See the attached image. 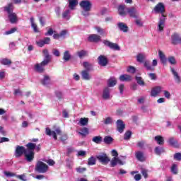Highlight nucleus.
<instances>
[{"instance_id": "obj_1", "label": "nucleus", "mask_w": 181, "mask_h": 181, "mask_svg": "<svg viewBox=\"0 0 181 181\" xmlns=\"http://www.w3.org/2000/svg\"><path fill=\"white\" fill-rule=\"evenodd\" d=\"M153 11L155 13H161L163 16V18H160L158 21V30L159 32H163L165 28V22H166V15H165L166 8H165V4L162 2H159L155 6Z\"/></svg>"}, {"instance_id": "obj_2", "label": "nucleus", "mask_w": 181, "mask_h": 181, "mask_svg": "<svg viewBox=\"0 0 181 181\" xmlns=\"http://www.w3.org/2000/svg\"><path fill=\"white\" fill-rule=\"evenodd\" d=\"M42 53L45 57L44 60L34 66V69L37 73H45V66H47L52 60V56L49 54V50L47 49H43Z\"/></svg>"}, {"instance_id": "obj_3", "label": "nucleus", "mask_w": 181, "mask_h": 181, "mask_svg": "<svg viewBox=\"0 0 181 181\" xmlns=\"http://www.w3.org/2000/svg\"><path fill=\"white\" fill-rule=\"evenodd\" d=\"M49 170V166L42 161H37L35 165V171L37 173H46Z\"/></svg>"}, {"instance_id": "obj_4", "label": "nucleus", "mask_w": 181, "mask_h": 181, "mask_svg": "<svg viewBox=\"0 0 181 181\" xmlns=\"http://www.w3.org/2000/svg\"><path fill=\"white\" fill-rule=\"evenodd\" d=\"M79 5L83 11H91V8H93V4L90 0H83L79 3Z\"/></svg>"}, {"instance_id": "obj_5", "label": "nucleus", "mask_w": 181, "mask_h": 181, "mask_svg": "<svg viewBox=\"0 0 181 181\" xmlns=\"http://www.w3.org/2000/svg\"><path fill=\"white\" fill-rule=\"evenodd\" d=\"M103 45H105V46H107V47H109L112 50H117V51L121 50V47H119L118 46V44L114 43V42H111L108 40H104L103 41Z\"/></svg>"}, {"instance_id": "obj_6", "label": "nucleus", "mask_w": 181, "mask_h": 181, "mask_svg": "<svg viewBox=\"0 0 181 181\" xmlns=\"http://www.w3.org/2000/svg\"><path fill=\"white\" fill-rule=\"evenodd\" d=\"M26 151H28V149L23 147V146H17L14 153L15 158L22 157L23 155H25Z\"/></svg>"}, {"instance_id": "obj_7", "label": "nucleus", "mask_w": 181, "mask_h": 181, "mask_svg": "<svg viewBox=\"0 0 181 181\" xmlns=\"http://www.w3.org/2000/svg\"><path fill=\"white\" fill-rule=\"evenodd\" d=\"M126 11L130 18H134V19H138V18H139V13H138V11H136L135 7L127 8Z\"/></svg>"}, {"instance_id": "obj_8", "label": "nucleus", "mask_w": 181, "mask_h": 181, "mask_svg": "<svg viewBox=\"0 0 181 181\" xmlns=\"http://www.w3.org/2000/svg\"><path fill=\"white\" fill-rule=\"evenodd\" d=\"M24 158L26 162H33L35 159V151H28L27 150L24 154Z\"/></svg>"}, {"instance_id": "obj_9", "label": "nucleus", "mask_w": 181, "mask_h": 181, "mask_svg": "<svg viewBox=\"0 0 181 181\" xmlns=\"http://www.w3.org/2000/svg\"><path fill=\"white\" fill-rule=\"evenodd\" d=\"M97 159L100 162V163H103V165H108V163L111 160L107 154L99 155L97 156Z\"/></svg>"}, {"instance_id": "obj_10", "label": "nucleus", "mask_w": 181, "mask_h": 181, "mask_svg": "<svg viewBox=\"0 0 181 181\" xmlns=\"http://www.w3.org/2000/svg\"><path fill=\"white\" fill-rule=\"evenodd\" d=\"M117 165H120V166H122L124 165V162L119 159L118 157H113L112 160H110V166L111 168H115Z\"/></svg>"}, {"instance_id": "obj_11", "label": "nucleus", "mask_w": 181, "mask_h": 181, "mask_svg": "<svg viewBox=\"0 0 181 181\" xmlns=\"http://www.w3.org/2000/svg\"><path fill=\"white\" fill-rule=\"evenodd\" d=\"M181 42V37L177 33H174L171 35V43L172 45H179Z\"/></svg>"}, {"instance_id": "obj_12", "label": "nucleus", "mask_w": 181, "mask_h": 181, "mask_svg": "<svg viewBox=\"0 0 181 181\" xmlns=\"http://www.w3.org/2000/svg\"><path fill=\"white\" fill-rule=\"evenodd\" d=\"M98 60L100 66H102L103 67H105V66L108 64V58L104 55L99 56Z\"/></svg>"}, {"instance_id": "obj_13", "label": "nucleus", "mask_w": 181, "mask_h": 181, "mask_svg": "<svg viewBox=\"0 0 181 181\" xmlns=\"http://www.w3.org/2000/svg\"><path fill=\"white\" fill-rule=\"evenodd\" d=\"M100 40H101V36L96 34H92L88 37V41L93 43H98Z\"/></svg>"}, {"instance_id": "obj_14", "label": "nucleus", "mask_w": 181, "mask_h": 181, "mask_svg": "<svg viewBox=\"0 0 181 181\" xmlns=\"http://www.w3.org/2000/svg\"><path fill=\"white\" fill-rule=\"evenodd\" d=\"M117 129L119 134L124 132V129H125V124H124V121L121 119L117 121Z\"/></svg>"}, {"instance_id": "obj_15", "label": "nucleus", "mask_w": 181, "mask_h": 181, "mask_svg": "<svg viewBox=\"0 0 181 181\" xmlns=\"http://www.w3.org/2000/svg\"><path fill=\"white\" fill-rule=\"evenodd\" d=\"M50 41V37H44L43 40H40V41L37 42V45L39 46V47H43L45 45H49Z\"/></svg>"}, {"instance_id": "obj_16", "label": "nucleus", "mask_w": 181, "mask_h": 181, "mask_svg": "<svg viewBox=\"0 0 181 181\" xmlns=\"http://www.w3.org/2000/svg\"><path fill=\"white\" fill-rule=\"evenodd\" d=\"M162 86H156L153 88L151 92V97H156L157 95H158V94H160V93L162 92Z\"/></svg>"}, {"instance_id": "obj_17", "label": "nucleus", "mask_w": 181, "mask_h": 181, "mask_svg": "<svg viewBox=\"0 0 181 181\" xmlns=\"http://www.w3.org/2000/svg\"><path fill=\"white\" fill-rule=\"evenodd\" d=\"M158 57L163 66H166V64H168V59L166 58V55L163 54V52L159 50Z\"/></svg>"}, {"instance_id": "obj_18", "label": "nucleus", "mask_w": 181, "mask_h": 181, "mask_svg": "<svg viewBox=\"0 0 181 181\" xmlns=\"http://www.w3.org/2000/svg\"><path fill=\"white\" fill-rule=\"evenodd\" d=\"M13 9H15V7L13 6V4L12 3H9L4 7V12H6L8 15H9L10 13H13Z\"/></svg>"}, {"instance_id": "obj_19", "label": "nucleus", "mask_w": 181, "mask_h": 181, "mask_svg": "<svg viewBox=\"0 0 181 181\" xmlns=\"http://www.w3.org/2000/svg\"><path fill=\"white\" fill-rule=\"evenodd\" d=\"M8 17L11 23H16L18 22V16L15 13L8 14Z\"/></svg>"}, {"instance_id": "obj_20", "label": "nucleus", "mask_w": 181, "mask_h": 181, "mask_svg": "<svg viewBox=\"0 0 181 181\" xmlns=\"http://www.w3.org/2000/svg\"><path fill=\"white\" fill-rule=\"evenodd\" d=\"M135 156L139 162H145V156H144V153L142 151H137L135 153Z\"/></svg>"}, {"instance_id": "obj_21", "label": "nucleus", "mask_w": 181, "mask_h": 181, "mask_svg": "<svg viewBox=\"0 0 181 181\" xmlns=\"http://www.w3.org/2000/svg\"><path fill=\"white\" fill-rule=\"evenodd\" d=\"M25 146L28 152H33L36 149V144L32 142L28 143Z\"/></svg>"}, {"instance_id": "obj_22", "label": "nucleus", "mask_w": 181, "mask_h": 181, "mask_svg": "<svg viewBox=\"0 0 181 181\" xmlns=\"http://www.w3.org/2000/svg\"><path fill=\"white\" fill-rule=\"evenodd\" d=\"M90 71H85V70H83L81 73V76H82V78L83 80H90L91 78V76H90Z\"/></svg>"}, {"instance_id": "obj_23", "label": "nucleus", "mask_w": 181, "mask_h": 181, "mask_svg": "<svg viewBox=\"0 0 181 181\" xmlns=\"http://www.w3.org/2000/svg\"><path fill=\"white\" fill-rule=\"evenodd\" d=\"M30 22L31 23V28H33L35 33H39V29H37V25L35 23V18L33 17H31L30 18Z\"/></svg>"}, {"instance_id": "obj_24", "label": "nucleus", "mask_w": 181, "mask_h": 181, "mask_svg": "<svg viewBox=\"0 0 181 181\" xmlns=\"http://www.w3.org/2000/svg\"><path fill=\"white\" fill-rule=\"evenodd\" d=\"M103 99L110 100V88L106 87L104 88L103 93Z\"/></svg>"}, {"instance_id": "obj_25", "label": "nucleus", "mask_w": 181, "mask_h": 181, "mask_svg": "<svg viewBox=\"0 0 181 181\" xmlns=\"http://www.w3.org/2000/svg\"><path fill=\"white\" fill-rule=\"evenodd\" d=\"M118 13L120 16H127V12L125 11V5H119L118 6Z\"/></svg>"}, {"instance_id": "obj_26", "label": "nucleus", "mask_w": 181, "mask_h": 181, "mask_svg": "<svg viewBox=\"0 0 181 181\" xmlns=\"http://www.w3.org/2000/svg\"><path fill=\"white\" fill-rule=\"evenodd\" d=\"M170 71L174 76V78H175L176 83H180V76H179V74H177V72L176 71H175V69H173L172 67H170Z\"/></svg>"}, {"instance_id": "obj_27", "label": "nucleus", "mask_w": 181, "mask_h": 181, "mask_svg": "<svg viewBox=\"0 0 181 181\" xmlns=\"http://www.w3.org/2000/svg\"><path fill=\"white\" fill-rule=\"evenodd\" d=\"M168 144L171 146H173V148H177L179 146V143H177V141L175 140V138L173 137L169 139Z\"/></svg>"}, {"instance_id": "obj_28", "label": "nucleus", "mask_w": 181, "mask_h": 181, "mask_svg": "<svg viewBox=\"0 0 181 181\" xmlns=\"http://www.w3.org/2000/svg\"><path fill=\"white\" fill-rule=\"evenodd\" d=\"M117 26L122 32L127 33L128 32V25H125L124 23H119Z\"/></svg>"}, {"instance_id": "obj_29", "label": "nucleus", "mask_w": 181, "mask_h": 181, "mask_svg": "<svg viewBox=\"0 0 181 181\" xmlns=\"http://www.w3.org/2000/svg\"><path fill=\"white\" fill-rule=\"evenodd\" d=\"M69 2V6L70 9L73 10L77 5L78 4V1L77 0H68Z\"/></svg>"}, {"instance_id": "obj_30", "label": "nucleus", "mask_w": 181, "mask_h": 181, "mask_svg": "<svg viewBox=\"0 0 181 181\" xmlns=\"http://www.w3.org/2000/svg\"><path fill=\"white\" fill-rule=\"evenodd\" d=\"M154 141H156L158 145H163L165 144V139L162 136H156L154 137Z\"/></svg>"}, {"instance_id": "obj_31", "label": "nucleus", "mask_w": 181, "mask_h": 181, "mask_svg": "<svg viewBox=\"0 0 181 181\" xmlns=\"http://www.w3.org/2000/svg\"><path fill=\"white\" fill-rule=\"evenodd\" d=\"M76 54L79 57V59H83V57L88 56V52L86 50H81L76 52Z\"/></svg>"}, {"instance_id": "obj_32", "label": "nucleus", "mask_w": 181, "mask_h": 181, "mask_svg": "<svg viewBox=\"0 0 181 181\" xmlns=\"http://www.w3.org/2000/svg\"><path fill=\"white\" fill-rule=\"evenodd\" d=\"M78 135H81L82 136H87L88 135L89 132H88V128L87 127H83L81 129V132H78Z\"/></svg>"}, {"instance_id": "obj_33", "label": "nucleus", "mask_w": 181, "mask_h": 181, "mask_svg": "<svg viewBox=\"0 0 181 181\" xmlns=\"http://www.w3.org/2000/svg\"><path fill=\"white\" fill-rule=\"evenodd\" d=\"M41 83L42 86H47V84L50 83V76L47 75L44 76V78L41 80Z\"/></svg>"}, {"instance_id": "obj_34", "label": "nucleus", "mask_w": 181, "mask_h": 181, "mask_svg": "<svg viewBox=\"0 0 181 181\" xmlns=\"http://www.w3.org/2000/svg\"><path fill=\"white\" fill-rule=\"evenodd\" d=\"M1 64H3V66H11L12 64V60L8 59V58H4L1 60Z\"/></svg>"}, {"instance_id": "obj_35", "label": "nucleus", "mask_w": 181, "mask_h": 181, "mask_svg": "<svg viewBox=\"0 0 181 181\" xmlns=\"http://www.w3.org/2000/svg\"><path fill=\"white\" fill-rule=\"evenodd\" d=\"M119 80L120 81H131V80H132V78L129 75L124 74V75H121L119 76Z\"/></svg>"}, {"instance_id": "obj_36", "label": "nucleus", "mask_w": 181, "mask_h": 181, "mask_svg": "<svg viewBox=\"0 0 181 181\" xmlns=\"http://www.w3.org/2000/svg\"><path fill=\"white\" fill-rule=\"evenodd\" d=\"M144 67H146V70L150 71H155V68L151 66V62L149 61H145L144 63Z\"/></svg>"}, {"instance_id": "obj_37", "label": "nucleus", "mask_w": 181, "mask_h": 181, "mask_svg": "<svg viewBox=\"0 0 181 181\" xmlns=\"http://www.w3.org/2000/svg\"><path fill=\"white\" fill-rule=\"evenodd\" d=\"M170 172L173 175H177L179 170L177 169V164L173 163L170 168Z\"/></svg>"}, {"instance_id": "obj_38", "label": "nucleus", "mask_w": 181, "mask_h": 181, "mask_svg": "<svg viewBox=\"0 0 181 181\" xmlns=\"http://www.w3.org/2000/svg\"><path fill=\"white\" fill-rule=\"evenodd\" d=\"M103 142H105V144L107 145H110L112 142H114V139L111 137V136H106L103 139Z\"/></svg>"}, {"instance_id": "obj_39", "label": "nucleus", "mask_w": 181, "mask_h": 181, "mask_svg": "<svg viewBox=\"0 0 181 181\" xmlns=\"http://www.w3.org/2000/svg\"><path fill=\"white\" fill-rule=\"evenodd\" d=\"M79 124L81 127H86V125H88V118L81 117L79 120Z\"/></svg>"}, {"instance_id": "obj_40", "label": "nucleus", "mask_w": 181, "mask_h": 181, "mask_svg": "<svg viewBox=\"0 0 181 181\" xmlns=\"http://www.w3.org/2000/svg\"><path fill=\"white\" fill-rule=\"evenodd\" d=\"M117 84V79L115 78H110L107 81L108 87H114Z\"/></svg>"}, {"instance_id": "obj_41", "label": "nucleus", "mask_w": 181, "mask_h": 181, "mask_svg": "<svg viewBox=\"0 0 181 181\" xmlns=\"http://www.w3.org/2000/svg\"><path fill=\"white\" fill-rule=\"evenodd\" d=\"M71 59V55L70 54V52L67 50L65 51L64 52V57H63V59L64 60V62H69Z\"/></svg>"}, {"instance_id": "obj_42", "label": "nucleus", "mask_w": 181, "mask_h": 181, "mask_svg": "<svg viewBox=\"0 0 181 181\" xmlns=\"http://www.w3.org/2000/svg\"><path fill=\"white\" fill-rule=\"evenodd\" d=\"M93 142L100 144L103 142V137L101 136H95L92 139Z\"/></svg>"}, {"instance_id": "obj_43", "label": "nucleus", "mask_w": 181, "mask_h": 181, "mask_svg": "<svg viewBox=\"0 0 181 181\" xmlns=\"http://www.w3.org/2000/svg\"><path fill=\"white\" fill-rule=\"evenodd\" d=\"M154 151L156 155L160 156L162 153H163V152H165V148L163 147L157 146L155 148Z\"/></svg>"}, {"instance_id": "obj_44", "label": "nucleus", "mask_w": 181, "mask_h": 181, "mask_svg": "<svg viewBox=\"0 0 181 181\" xmlns=\"http://www.w3.org/2000/svg\"><path fill=\"white\" fill-rule=\"evenodd\" d=\"M83 66L84 69H86L85 71H90L91 67H93V64H90L88 62H84L83 64Z\"/></svg>"}, {"instance_id": "obj_45", "label": "nucleus", "mask_w": 181, "mask_h": 181, "mask_svg": "<svg viewBox=\"0 0 181 181\" xmlns=\"http://www.w3.org/2000/svg\"><path fill=\"white\" fill-rule=\"evenodd\" d=\"M136 60L139 62V63H144V61L145 60V55L144 54H139L136 56Z\"/></svg>"}, {"instance_id": "obj_46", "label": "nucleus", "mask_w": 181, "mask_h": 181, "mask_svg": "<svg viewBox=\"0 0 181 181\" xmlns=\"http://www.w3.org/2000/svg\"><path fill=\"white\" fill-rule=\"evenodd\" d=\"M62 18L63 19H66V21H69V19H70V10H66L62 13Z\"/></svg>"}, {"instance_id": "obj_47", "label": "nucleus", "mask_w": 181, "mask_h": 181, "mask_svg": "<svg viewBox=\"0 0 181 181\" xmlns=\"http://www.w3.org/2000/svg\"><path fill=\"white\" fill-rule=\"evenodd\" d=\"M96 160L94 156H92L88 159V166H93L95 165Z\"/></svg>"}, {"instance_id": "obj_48", "label": "nucleus", "mask_w": 181, "mask_h": 181, "mask_svg": "<svg viewBox=\"0 0 181 181\" xmlns=\"http://www.w3.org/2000/svg\"><path fill=\"white\" fill-rule=\"evenodd\" d=\"M136 81L139 86H145V81L142 80V77L141 76H136Z\"/></svg>"}, {"instance_id": "obj_49", "label": "nucleus", "mask_w": 181, "mask_h": 181, "mask_svg": "<svg viewBox=\"0 0 181 181\" xmlns=\"http://www.w3.org/2000/svg\"><path fill=\"white\" fill-rule=\"evenodd\" d=\"M168 62L173 66H175L177 63L176 59L173 56L168 57Z\"/></svg>"}, {"instance_id": "obj_50", "label": "nucleus", "mask_w": 181, "mask_h": 181, "mask_svg": "<svg viewBox=\"0 0 181 181\" xmlns=\"http://www.w3.org/2000/svg\"><path fill=\"white\" fill-rule=\"evenodd\" d=\"M132 135V132L131 131H127L124 134V139L125 141H128L129 138H131V136Z\"/></svg>"}, {"instance_id": "obj_51", "label": "nucleus", "mask_w": 181, "mask_h": 181, "mask_svg": "<svg viewBox=\"0 0 181 181\" xmlns=\"http://www.w3.org/2000/svg\"><path fill=\"white\" fill-rule=\"evenodd\" d=\"M55 95L57 97L58 100H63V93L60 90L55 91Z\"/></svg>"}, {"instance_id": "obj_52", "label": "nucleus", "mask_w": 181, "mask_h": 181, "mask_svg": "<svg viewBox=\"0 0 181 181\" xmlns=\"http://www.w3.org/2000/svg\"><path fill=\"white\" fill-rule=\"evenodd\" d=\"M136 71V69L134 66H130L127 69V72L131 73L132 74H134Z\"/></svg>"}, {"instance_id": "obj_53", "label": "nucleus", "mask_w": 181, "mask_h": 181, "mask_svg": "<svg viewBox=\"0 0 181 181\" xmlns=\"http://www.w3.org/2000/svg\"><path fill=\"white\" fill-rule=\"evenodd\" d=\"M104 124L105 125H108L110 124H112V119L110 117H107L105 121H104Z\"/></svg>"}, {"instance_id": "obj_54", "label": "nucleus", "mask_w": 181, "mask_h": 181, "mask_svg": "<svg viewBox=\"0 0 181 181\" xmlns=\"http://www.w3.org/2000/svg\"><path fill=\"white\" fill-rule=\"evenodd\" d=\"M86 170H87V168H81V167L76 168V172L78 173H84Z\"/></svg>"}, {"instance_id": "obj_55", "label": "nucleus", "mask_w": 181, "mask_h": 181, "mask_svg": "<svg viewBox=\"0 0 181 181\" xmlns=\"http://www.w3.org/2000/svg\"><path fill=\"white\" fill-rule=\"evenodd\" d=\"M95 30H97L98 33H100V35H104L105 31L104 29H103L100 27H95Z\"/></svg>"}, {"instance_id": "obj_56", "label": "nucleus", "mask_w": 181, "mask_h": 181, "mask_svg": "<svg viewBox=\"0 0 181 181\" xmlns=\"http://www.w3.org/2000/svg\"><path fill=\"white\" fill-rule=\"evenodd\" d=\"M16 28H13L10 30L6 31V35H12V33H15L16 32Z\"/></svg>"}, {"instance_id": "obj_57", "label": "nucleus", "mask_w": 181, "mask_h": 181, "mask_svg": "<svg viewBox=\"0 0 181 181\" xmlns=\"http://www.w3.org/2000/svg\"><path fill=\"white\" fill-rule=\"evenodd\" d=\"M175 160H181V153L174 154Z\"/></svg>"}, {"instance_id": "obj_58", "label": "nucleus", "mask_w": 181, "mask_h": 181, "mask_svg": "<svg viewBox=\"0 0 181 181\" xmlns=\"http://www.w3.org/2000/svg\"><path fill=\"white\" fill-rule=\"evenodd\" d=\"M68 139V136L67 134H62L60 137V141H62V142H66V141H67Z\"/></svg>"}, {"instance_id": "obj_59", "label": "nucleus", "mask_w": 181, "mask_h": 181, "mask_svg": "<svg viewBox=\"0 0 181 181\" xmlns=\"http://www.w3.org/2000/svg\"><path fill=\"white\" fill-rule=\"evenodd\" d=\"M124 88H125V85H124L123 83H122L119 86V90L120 94H124Z\"/></svg>"}, {"instance_id": "obj_60", "label": "nucleus", "mask_w": 181, "mask_h": 181, "mask_svg": "<svg viewBox=\"0 0 181 181\" xmlns=\"http://www.w3.org/2000/svg\"><path fill=\"white\" fill-rule=\"evenodd\" d=\"M52 54H54V56H56L57 57H59L60 56V52L56 49H54L52 50Z\"/></svg>"}, {"instance_id": "obj_61", "label": "nucleus", "mask_w": 181, "mask_h": 181, "mask_svg": "<svg viewBox=\"0 0 181 181\" xmlns=\"http://www.w3.org/2000/svg\"><path fill=\"white\" fill-rule=\"evenodd\" d=\"M144 145H145V141H138L137 143L138 148H144Z\"/></svg>"}, {"instance_id": "obj_62", "label": "nucleus", "mask_w": 181, "mask_h": 181, "mask_svg": "<svg viewBox=\"0 0 181 181\" xmlns=\"http://www.w3.org/2000/svg\"><path fill=\"white\" fill-rule=\"evenodd\" d=\"M148 77L151 78V80H156V74L153 73H150L148 74Z\"/></svg>"}, {"instance_id": "obj_63", "label": "nucleus", "mask_w": 181, "mask_h": 181, "mask_svg": "<svg viewBox=\"0 0 181 181\" xmlns=\"http://www.w3.org/2000/svg\"><path fill=\"white\" fill-rule=\"evenodd\" d=\"M46 162L49 166H53L56 163L52 159H49Z\"/></svg>"}, {"instance_id": "obj_64", "label": "nucleus", "mask_w": 181, "mask_h": 181, "mask_svg": "<svg viewBox=\"0 0 181 181\" xmlns=\"http://www.w3.org/2000/svg\"><path fill=\"white\" fill-rule=\"evenodd\" d=\"M111 155L112 156H114V158H118V151H117V150H112Z\"/></svg>"}]
</instances>
